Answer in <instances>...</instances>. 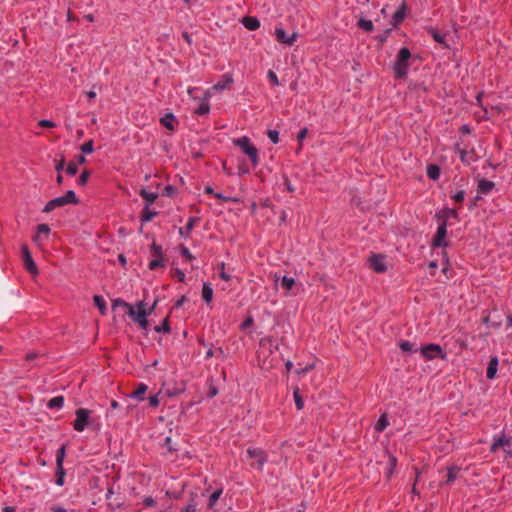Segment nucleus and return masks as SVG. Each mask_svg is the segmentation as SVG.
<instances>
[{
	"instance_id": "f8f14e48",
	"label": "nucleus",
	"mask_w": 512,
	"mask_h": 512,
	"mask_svg": "<svg viewBox=\"0 0 512 512\" xmlns=\"http://www.w3.org/2000/svg\"><path fill=\"white\" fill-rule=\"evenodd\" d=\"M460 468L457 466H451L447 469L446 478L441 482V485H450L458 478Z\"/></svg>"
},
{
	"instance_id": "864d4df0",
	"label": "nucleus",
	"mask_w": 512,
	"mask_h": 512,
	"mask_svg": "<svg viewBox=\"0 0 512 512\" xmlns=\"http://www.w3.org/2000/svg\"><path fill=\"white\" fill-rule=\"evenodd\" d=\"M464 197H465V192L463 190L457 192L456 194H454L452 196L453 200L457 203H461L463 202L464 200Z\"/></svg>"
},
{
	"instance_id": "3c124183",
	"label": "nucleus",
	"mask_w": 512,
	"mask_h": 512,
	"mask_svg": "<svg viewBox=\"0 0 512 512\" xmlns=\"http://www.w3.org/2000/svg\"><path fill=\"white\" fill-rule=\"evenodd\" d=\"M148 400H149V406L152 408H156L160 403L158 395H152L148 398Z\"/></svg>"
},
{
	"instance_id": "6e6552de",
	"label": "nucleus",
	"mask_w": 512,
	"mask_h": 512,
	"mask_svg": "<svg viewBox=\"0 0 512 512\" xmlns=\"http://www.w3.org/2000/svg\"><path fill=\"white\" fill-rule=\"evenodd\" d=\"M447 234V226L445 221H439L436 235L433 239L432 245L434 247H445L447 241L445 240Z\"/></svg>"
},
{
	"instance_id": "774afa93",
	"label": "nucleus",
	"mask_w": 512,
	"mask_h": 512,
	"mask_svg": "<svg viewBox=\"0 0 512 512\" xmlns=\"http://www.w3.org/2000/svg\"><path fill=\"white\" fill-rule=\"evenodd\" d=\"M13 511H14V508L11 506H5L3 508V512H13Z\"/></svg>"
},
{
	"instance_id": "69168bd1",
	"label": "nucleus",
	"mask_w": 512,
	"mask_h": 512,
	"mask_svg": "<svg viewBox=\"0 0 512 512\" xmlns=\"http://www.w3.org/2000/svg\"><path fill=\"white\" fill-rule=\"evenodd\" d=\"M253 320L252 318H248L247 320H245L242 324L243 328H247L248 326H250L252 324Z\"/></svg>"
},
{
	"instance_id": "ddd939ff",
	"label": "nucleus",
	"mask_w": 512,
	"mask_h": 512,
	"mask_svg": "<svg viewBox=\"0 0 512 512\" xmlns=\"http://www.w3.org/2000/svg\"><path fill=\"white\" fill-rule=\"evenodd\" d=\"M66 200L65 198H63L62 196L61 197H57V198H54L52 200H50L44 207L43 209V212L45 213H50L51 211H53L55 208L57 207H62L64 205H66Z\"/></svg>"
},
{
	"instance_id": "bf43d9fd",
	"label": "nucleus",
	"mask_w": 512,
	"mask_h": 512,
	"mask_svg": "<svg viewBox=\"0 0 512 512\" xmlns=\"http://www.w3.org/2000/svg\"><path fill=\"white\" fill-rule=\"evenodd\" d=\"M39 125L45 128H52L55 126V124L49 120H40Z\"/></svg>"
},
{
	"instance_id": "680f3d73",
	"label": "nucleus",
	"mask_w": 512,
	"mask_h": 512,
	"mask_svg": "<svg viewBox=\"0 0 512 512\" xmlns=\"http://www.w3.org/2000/svg\"><path fill=\"white\" fill-rule=\"evenodd\" d=\"M175 276L178 278V280H179L180 282H184V280H185V274H184V272H183L182 270H180V269H176V271H175Z\"/></svg>"
},
{
	"instance_id": "4d7b16f0",
	"label": "nucleus",
	"mask_w": 512,
	"mask_h": 512,
	"mask_svg": "<svg viewBox=\"0 0 512 512\" xmlns=\"http://www.w3.org/2000/svg\"><path fill=\"white\" fill-rule=\"evenodd\" d=\"M181 512H196V504L191 501Z\"/></svg>"
},
{
	"instance_id": "f3484780",
	"label": "nucleus",
	"mask_w": 512,
	"mask_h": 512,
	"mask_svg": "<svg viewBox=\"0 0 512 512\" xmlns=\"http://www.w3.org/2000/svg\"><path fill=\"white\" fill-rule=\"evenodd\" d=\"M242 23L245 26V28L251 31L257 30L260 27V22L255 17H245L242 20Z\"/></svg>"
},
{
	"instance_id": "13d9d810",
	"label": "nucleus",
	"mask_w": 512,
	"mask_h": 512,
	"mask_svg": "<svg viewBox=\"0 0 512 512\" xmlns=\"http://www.w3.org/2000/svg\"><path fill=\"white\" fill-rule=\"evenodd\" d=\"M181 253H182V255H183L187 260H189V261H190V260H192V259L194 258V257H193V255H192V254L190 253V251L188 250V248H186V247H184V246L181 248Z\"/></svg>"
},
{
	"instance_id": "49530a36",
	"label": "nucleus",
	"mask_w": 512,
	"mask_h": 512,
	"mask_svg": "<svg viewBox=\"0 0 512 512\" xmlns=\"http://www.w3.org/2000/svg\"><path fill=\"white\" fill-rule=\"evenodd\" d=\"M155 331L158 332V333H161V332L168 333L170 331V328H169V325H168V320L165 319L162 325L156 326L155 327Z\"/></svg>"
},
{
	"instance_id": "de8ad7c7",
	"label": "nucleus",
	"mask_w": 512,
	"mask_h": 512,
	"mask_svg": "<svg viewBox=\"0 0 512 512\" xmlns=\"http://www.w3.org/2000/svg\"><path fill=\"white\" fill-rule=\"evenodd\" d=\"M219 277L224 281H229L231 276L225 272V264L221 263Z\"/></svg>"
},
{
	"instance_id": "2f4dec72",
	"label": "nucleus",
	"mask_w": 512,
	"mask_h": 512,
	"mask_svg": "<svg viewBox=\"0 0 512 512\" xmlns=\"http://www.w3.org/2000/svg\"><path fill=\"white\" fill-rule=\"evenodd\" d=\"M94 303L100 310V313L104 315L106 313V302L101 296H94Z\"/></svg>"
},
{
	"instance_id": "c03bdc74",
	"label": "nucleus",
	"mask_w": 512,
	"mask_h": 512,
	"mask_svg": "<svg viewBox=\"0 0 512 512\" xmlns=\"http://www.w3.org/2000/svg\"><path fill=\"white\" fill-rule=\"evenodd\" d=\"M268 138L274 143L277 144L279 142V133L276 130H268L267 132Z\"/></svg>"
},
{
	"instance_id": "2eb2a0df",
	"label": "nucleus",
	"mask_w": 512,
	"mask_h": 512,
	"mask_svg": "<svg viewBox=\"0 0 512 512\" xmlns=\"http://www.w3.org/2000/svg\"><path fill=\"white\" fill-rule=\"evenodd\" d=\"M49 233H50V228L47 224H39L37 226V234L34 237V241L36 243H41L42 237L44 236L47 238Z\"/></svg>"
},
{
	"instance_id": "20e7f679",
	"label": "nucleus",
	"mask_w": 512,
	"mask_h": 512,
	"mask_svg": "<svg viewBox=\"0 0 512 512\" xmlns=\"http://www.w3.org/2000/svg\"><path fill=\"white\" fill-rule=\"evenodd\" d=\"M247 458L251 467L262 470L264 464L267 462L266 453L260 448H248Z\"/></svg>"
},
{
	"instance_id": "bb28decb",
	"label": "nucleus",
	"mask_w": 512,
	"mask_h": 512,
	"mask_svg": "<svg viewBox=\"0 0 512 512\" xmlns=\"http://www.w3.org/2000/svg\"><path fill=\"white\" fill-rule=\"evenodd\" d=\"M427 175L432 180H437L440 176V168L437 165H429L427 167Z\"/></svg>"
},
{
	"instance_id": "cd10ccee",
	"label": "nucleus",
	"mask_w": 512,
	"mask_h": 512,
	"mask_svg": "<svg viewBox=\"0 0 512 512\" xmlns=\"http://www.w3.org/2000/svg\"><path fill=\"white\" fill-rule=\"evenodd\" d=\"M232 82V78L229 75H224V79L219 81L213 86L214 90H223Z\"/></svg>"
},
{
	"instance_id": "4c0bfd02",
	"label": "nucleus",
	"mask_w": 512,
	"mask_h": 512,
	"mask_svg": "<svg viewBox=\"0 0 512 512\" xmlns=\"http://www.w3.org/2000/svg\"><path fill=\"white\" fill-rule=\"evenodd\" d=\"M64 458H65V447L62 446L60 449H58V451L56 453L57 467L63 466Z\"/></svg>"
},
{
	"instance_id": "f03ea898",
	"label": "nucleus",
	"mask_w": 512,
	"mask_h": 512,
	"mask_svg": "<svg viewBox=\"0 0 512 512\" xmlns=\"http://www.w3.org/2000/svg\"><path fill=\"white\" fill-rule=\"evenodd\" d=\"M233 143L238 146L241 151L247 155L252 162L253 166H257L259 164V153L257 148L252 144L251 140L246 137H240L233 140Z\"/></svg>"
},
{
	"instance_id": "412c9836",
	"label": "nucleus",
	"mask_w": 512,
	"mask_h": 512,
	"mask_svg": "<svg viewBox=\"0 0 512 512\" xmlns=\"http://www.w3.org/2000/svg\"><path fill=\"white\" fill-rule=\"evenodd\" d=\"M64 404V397L63 396H56L49 400L47 406L50 409H60L63 407Z\"/></svg>"
},
{
	"instance_id": "0e129e2a",
	"label": "nucleus",
	"mask_w": 512,
	"mask_h": 512,
	"mask_svg": "<svg viewBox=\"0 0 512 512\" xmlns=\"http://www.w3.org/2000/svg\"><path fill=\"white\" fill-rule=\"evenodd\" d=\"M52 512H68L65 508L60 506H53L51 507Z\"/></svg>"
},
{
	"instance_id": "4be33fe9",
	"label": "nucleus",
	"mask_w": 512,
	"mask_h": 512,
	"mask_svg": "<svg viewBox=\"0 0 512 512\" xmlns=\"http://www.w3.org/2000/svg\"><path fill=\"white\" fill-rule=\"evenodd\" d=\"M174 121H175V117L171 113L166 114L160 120L161 124L169 130L174 129V125H173Z\"/></svg>"
},
{
	"instance_id": "4468645a",
	"label": "nucleus",
	"mask_w": 512,
	"mask_h": 512,
	"mask_svg": "<svg viewBox=\"0 0 512 512\" xmlns=\"http://www.w3.org/2000/svg\"><path fill=\"white\" fill-rule=\"evenodd\" d=\"M498 358L496 356L492 357L489 361V364H488V367H487V372H486V376L488 379H494L495 376H496V373H497V369H498Z\"/></svg>"
},
{
	"instance_id": "e433bc0d",
	"label": "nucleus",
	"mask_w": 512,
	"mask_h": 512,
	"mask_svg": "<svg viewBox=\"0 0 512 512\" xmlns=\"http://www.w3.org/2000/svg\"><path fill=\"white\" fill-rule=\"evenodd\" d=\"M210 111V106H209V103L204 101L202 102L199 107L196 109V113L198 115H207Z\"/></svg>"
},
{
	"instance_id": "dca6fc26",
	"label": "nucleus",
	"mask_w": 512,
	"mask_h": 512,
	"mask_svg": "<svg viewBox=\"0 0 512 512\" xmlns=\"http://www.w3.org/2000/svg\"><path fill=\"white\" fill-rule=\"evenodd\" d=\"M437 217H438L439 221H445V223L447 224V220L449 218H454V219L458 218V212L456 209L446 208L441 213H439L437 215Z\"/></svg>"
},
{
	"instance_id": "603ef678",
	"label": "nucleus",
	"mask_w": 512,
	"mask_h": 512,
	"mask_svg": "<svg viewBox=\"0 0 512 512\" xmlns=\"http://www.w3.org/2000/svg\"><path fill=\"white\" fill-rule=\"evenodd\" d=\"M66 171L69 175H75L77 173V165L73 162H70L67 165Z\"/></svg>"
},
{
	"instance_id": "6ab92c4d",
	"label": "nucleus",
	"mask_w": 512,
	"mask_h": 512,
	"mask_svg": "<svg viewBox=\"0 0 512 512\" xmlns=\"http://www.w3.org/2000/svg\"><path fill=\"white\" fill-rule=\"evenodd\" d=\"M148 386L144 383H139L136 389L132 392L131 397L138 400H144V394L147 392Z\"/></svg>"
},
{
	"instance_id": "72a5a7b5",
	"label": "nucleus",
	"mask_w": 512,
	"mask_h": 512,
	"mask_svg": "<svg viewBox=\"0 0 512 512\" xmlns=\"http://www.w3.org/2000/svg\"><path fill=\"white\" fill-rule=\"evenodd\" d=\"M293 397H294V401H295V405H296L297 409L301 410L304 407V402H303V399L300 395V391L298 388L294 389Z\"/></svg>"
},
{
	"instance_id": "c756f323",
	"label": "nucleus",
	"mask_w": 512,
	"mask_h": 512,
	"mask_svg": "<svg viewBox=\"0 0 512 512\" xmlns=\"http://www.w3.org/2000/svg\"><path fill=\"white\" fill-rule=\"evenodd\" d=\"M389 425L388 419L385 414L381 415L379 420L377 421L375 425V429L378 432L383 431L387 426Z\"/></svg>"
},
{
	"instance_id": "393cba45",
	"label": "nucleus",
	"mask_w": 512,
	"mask_h": 512,
	"mask_svg": "<svg viewBox=\"0 0 512 512\" xmlns=\"http://www.w3.org/2000/svg\"><path fill=\"white\" fill-rule=\"evenodd\" d=\"M157 215L156 211L150 210L149 205H146L142 211L141 220L143 222H149Z\"/></svg>"
},
{
	"instance_id": "9b49d317",
	"label": "nucleus",
	"mask_w": 512,
	"mask_h": 512,
	"mask_svg": "<svg viewBox=\"0 0 512 512\" xmlns=\"http://www.w3.org/2000/svg\"><path fill=\"white\" fill-rule=\"evenodd\" d=\"M494 187H495L494 182L487 180V179H480L478 181L477 192H478V194L487 195L494 189Z\"/></svg>"
},
{
	"instance_id": "9d476101",
	"label": "nucleus",
	"mask_w": 512,
	"mask_h": 512,
	"mask_svg": "<svg viewBox=\"0 0 512 512\" xmlns=\"http://www.w3.org/2000/svg\"><path fill=\"white\" fill-rule=\"evenodd\" d=\"M369 264L370 268L377 273H383L387 269L385 264V256L383 255H372L369 258Z\"/></svg>"
},
{
	"instance_id": "ea45409f",
	"label": "nucleus",
	"mask_w": 512,
	"mask_h": 512,
	"mask_svg": "<svg viewBox=\"0 0 512 512\" xmlns=\"http://www.w3.org/2000/svg\"><path fill=\"white\" fill-rule=\"evenodd\" d=\"M399 347L402 351L404 352H412V351H415L413 349L414 345L409 342V341H406V340H403V341H400L399 343Z\"/></svg>"
},
{
	"instance_id": "58836bf2",
	"label": "nucleus",
	"mask_w": 512,
	"mask_h": 512,
	"mask_svg": "<svg viewBox=\"0 0 512 512\" xmlns=\"http://www.w3.org/2000/svg\"><path fill=\"white\" fill-rule=\"evenodd\" d=\"M62 197L65 198L67 204H69V203L77 204L78 203V199H77L74 191H72V190L67 191L66 194Z\"/></svg>"
},
{
	"instance_id": "c85d7f7f",
	"label": "nucleus",
	"mask_w": 512,
	"mask_h": 512,
	"mask_svg": "<svg viewBox=\"0 0 512 512\" xmlns=\"http://www.w3.org/2000/svg\"><path fill=\"white\" fill-rule=\"evenodd\" d=\"M358 26L366 32H371L374 29L372 21L367 19H360L358 21Z\"/></svg>"
},
{
	"instance_id": "8fccbe9b",
	"label": "nucleus",
	"mask_w": 512,
	"mask_h": 512,
	"mask_svg": "<svg viewBox=\"0 0 512 512\" xmlns=\"http://www.w3.org/2000/svg\"><path fill=\"white\" fill-rule=\"evenodd\" d=\"M267 77L273 85H279L278 77L272 70L268 71Z\"/></svg>"
},
{
	"instance_id": "e2e57ef3",
	"label": "nucleus",
	"mask_w": 512,
	"mask_h": 512,
	"mask_svg": "<svg viewBox=\"0 0 512 512\" xmlns=\"http://www.w3.org/2000/svg\"><path fill=\"white\" fill-rule=\"evenodd\" d=\"M64 166H65V160L62 157V159L56 164L55 169L59 173L61 170H63Z\"/></svg>"
},
{
	"instance_id": "7ed1b4c3",
	"label": "nucleus",
	"mask_w": 512,
	"mask_h": 512,
	"mask_svg": "<svg viewBox=\"0 0 512 512\" xmlns=\"http://www.w3.org/2000/svg\"><path fill=\"white\" fill-rule=\"evenodd\" d=\"M410 57V50L407 47H402L394 63V72L397 78H403L406 76Z\"/></svg>"
},
{
	"instance_id": "423d86ee",
	"label": "nucleus",
	"mask_w": 512,
	"mask_h": 512,
	"mask_svg": "<svg viewBox=\"0 0 512 512\" xmlns=\"http://www.w3.org/2000/svg\"><path fill=\"white\" fill-rule=\"evenodd\" d=\"M75 414L76 419L73 423V428L78 432H82L88 425L90 411L85 408H79L76 410Z\"/></svg>"
},
{
	"instance_id": "0eeeda50",
	"label": "nucleus",
	"mask_w": 512,
	"mask_h": 512,
	"mask_svg": "<svg viewBox=\"0 0 512 512\" xmlns=\"http://www.w3.org/2000/svg\"><path fill=\"white\" fill-rule=\"evenodd\" d=\"M511 446H512V438L502 435L498 438H494V442L491 445V451L497 452L499 449H503V451L511 456Z\"/></svg>"
},
{
	"instance_id": "1a4fd4ad",
	"label": "nucleus",
	"mask_w": 512,
	"mask_h": 512,
	"mask_svg": "<svg viewBox=\"0 0 512 512\" xmlns=\"http://www.w3.org/2000/svg\"><path fill=\"white\" fill-rule=\"evenodd\" d=\"M22 258L26 270L31 274H37V266L33 261L31 253L26 245L22 246Z\"/></svg>"
},
{
	"instance_id": "37998d69",
	"label": "nucleus",
	"mask_w": 512,
	"mask_h": 512,
	"mask_svg": "<svg viewBox=\"0 0 512 512\" xmlns=\"http://www.w3.org/2000/svg\"><path fill=\"white\" fill-rule=\"evenodd\" d=\"M131 304L125 302L124 300L120 299V298H117L115 300H113L112 302V308L115 309L117 307H123L125 308L126 310L128 309V307H130Z\"/></svg>"
},
{
	"instance_id": "f257e3e1",
	"label": "nucleus",
	"mask_w": 512,
	"mask_h": 512,
	"mask_svg": "<svg viewBox=\"0 0 512 512\" xmlns=\"http://www.w3.org/2000/svg\"><path fill=\"white\" fill-rule=\"evenodd\" d=\"M156 305L157 301H154L153 305L147 310L145 308V303L143 301H140L137 303L136 309L132 305H130L126 312L129 315V317L140 326L141 329L146 330L148 327L147 316L152 313Z\"/></svg>"
},
{
	"instance_id": "5fc2aeb1",
	"label": "nucleus",
	"mask_w": 512,
	"mask_h": 512,
	"mask_svg": "<svg viewBox=\"0 0 512 512\" xmlns=\"http://www.w3.org/2000/svg\"><path fill=\"white\" fill-rule=\"evenodd\" d=\"M143 504L145 507L149 508V507H154L156 505V502L152 497L149 496V497H145L143 499Z\"/></svg>"
},
{
	"instance_id": "a878e982",
	"label": "nucleus",
	"mask_w": 512,
	"mask_h": 512,
	"mask_svg": "<svg viewBox=\"0 0 512 512\" xmlns=\"http://www.w3.org/2000/svg\"><path fill=\"white\" fill-rule=\"evenodd\" d=\"M295 285H296V282H295L294 278L287 277V276L282 277V279H281V286L286 291H291Z\"/></svg>"
},
{
	"instance_id": "6e6d98bb",
	"label": "nucleus",
	"mask_w": 512,
	"mask_h": 512,
	"mask_svg": "<svg viewBox=\"0 0 512 512\" xmlns=\"http://www.w3.org/2000/svg\"><path fill=\"white\" fill-rule=\"evenodd\" d=\"M307 134H308V129L307 128L301 129L299 131L298 135H297V140L299 142H302L306 138Z\"/></svg>"
},
{
	"instance_id": "a19ab883",
	"label": "nucleus",
	"mask_w": 512,
	"mask_h": 512,
	"mask_svg": "<svg viewBox=\"0 0 512 512\" xmlns=\"http://www.w3.org/2000/svg\"><path fill=\"white\" fill-rule=\"evenodd\" d=\"M405 13L403 9L397 10L393 15L394 25L402 22L404 20Z\"/></svg>"
},
{
	"instance_id": "aec40b11",
	"label": "nucleus",
	"mask_w": 512,
	"mask_h": 512,
	"mask_svg": "<svg viewBox=\"0 0 512 512\" xmlns=\"http://www.w3.org/2000/svg\"><path fill=\"white\" fill-rule=\"evenodd\" d=\"M139 194L147 202L146 205L152 204L158 197V194L154 192H149L145 189H141Z\"/></svg>"
},
{
	"instance_id": "7c9ffc66",
	"label": "nucleus",
	"mask_w": 512,
	"mask_h": 512,
	"mask_svg": "<svg viewBox=\"0 0 512 512\" xmlns=\"http://www.w3.org/2000/svg\"><path fill=\"white\" fill-rule=\"evenodd\" d=\"M164 266V257H154L150 262H149V269L150 270H156L157 268L159 267H163Z\"/></svg>"
},
{
	"instance_id": "a18cd8bd",
	"label": "nucleus",
	"mask_w": 512,
	"mask_h": 512,
	"mask_svg": "<svg viewBox=\"0 0 512 512\" xmlns=\"http://www.w3.org/2000/svg\"><path fill=\"white\" fill-rule=\"evenodd\" d=\"M81 150L82 152L84 153H92L93 152V141L92 140H89L87 142H85L82 146H81Z\"/></svg>"
},
{
	"instance_id": "052dcab7",
	"label": "nucleus",
	"mask_w": 512,
	"mask_h": 512,
	"mask_svg": "<svg viewBox=\"0 0 512 512\" xmlns=\"http://www.w3.org/2000/svg\"><path fill=\"white\" fill-rule=\"evenodd\" d=\"M297 37H298L297 33H293L291 36H288V38L286 40V44L289 46H292L294 44V42L296 41Z\"/></svg>"
},
{
	"instance_id": "b1692460",
	"label": "nucleus",
	"mask_w": 512,
	"mask_h": 512,
	"mask_svg": "<svg viewBox=\"0 0 512 512\" xmlns=\"http://www.w3.org/2000/svg\"><path fill=\"white\" fill-rule=\"evenodd\" d=\"M213 297V289L211 286L207 283H204L202 288V298L206 303L211 302Z\"/></svg>"
},
{
	"instance_id": "473e14b6",
	"label": "nucleus",
	"mask_w": 512,
	"mask_h": 512,
	"mask_svg": "<svg viewBox=\"0 0 512 512\" xmlns=\"http://www.w3.org/2000/svg\"><path fill=\"white\" fill-rule=\"evenodd\" d=\"M222 494V489H217L216 491H214L210 497H209V503H208V507L211 509L214 507V505L216 504V502L218 501V499L220 498Z\"/></svg>"
},
{
	"instance_id": "a211bd4d",
	"label": "nucleus",
	"mask_w": 512,
	"mask_h": 512,
	"mask_svg": "<svg viewBox=\"0 0 512 512\" xmlns=\"http://www.w3.org/2000/svg\"><path fill=\"white\" fill-rule=\"evenodd\" d=\"M198 218L196 217H191L188 219L185 227H181L179 229V234L182 235V236H187L194 228V225L196 222H198Z\"/></svg>"
},
{
	"instance_id": "5701e85b",
	"label": "nucleus",
	"mask_w": 512,
	"mask_h": 512,
	"mask_svg": "<svg viewBox=\"0 0 512 512\" xmlns=\"http://www.w3.org/2000/svg\"><path fill=\"white\" fill-rule=\"evenodd\" d=\"M428 33L431 35V37L439 44L444 45L445 47H448V45L445 42V34L440 33L439 31L435 29H430Z\"/></svg>"
},
{
	"instance_id": "f704fd0d",
	"label": "nucleus",
	"mask_w": 512,
	"mask_h": 512,
	"mask_svg": "<svg viewBox=\"0 0 512 512\" xmlns=\"http://www.w3.org/2000/svg\"><path fill=\"white\" fill-rule=\"evenodd\" d=\"M65 470L63 466L57 467L56 470V484L62 486L64 484Z\"/></svg>"
},
{
	"instance_id": "39448f33",
	"label": "nucleus",
	"mask_w": 512,
	"mask_h": 512,
	"mask_svg": "<svg viewBox=\"0 0 512 512\" xmlns=\"http://www.w3.org/2000/svg\"><path fill=\"white\" fill-rule=\"evenodd\" d=\"M421 355L426 360H433L435 358H445V354L440 345L438 344H428L420 349Z\"/></svg>"
},
{
	"instance_id": "c9c22d12",
	"label": "nucleus",
	"mask_w": 512,
	"mask_h": 512,
	"mask_svg": "<svg viewBox=\"0 0 512 512\" xmlns=\"http://www.w3.org/2000/svg\"><path fill=\"white\" fill-rule=\"evenodd\" d=\"M275 36L278 42L286 44L288 36L282 28H277L275 30Z\"/></svg>"
},
{
	"instance_id": "338daca9",
	"label": "nucleus",
	"mask_w": 512,
	"mask_h": 512,
	"mask_svg": "<svg viewBox=\"0 0 512 512\" xmlns=\"http://www.w3.org/2000/svg\"><path fill=\"white\" fill-rule=\"evenodd\" d=\"M86 95H87V97H88L90 100H92V99H94V98L96 97V92H94V91H88V92H86Z\"/></svg>"
},
{
	"instance_id": "79ce46f5",
	"label": "nucleus",
	"mask_w": 512,
	"mask_h": 512,
	"mask_svg": "<svg viewBox=\"0 0 512 512\" xmlns=\"http://www.w3.org/2000/svg\"><path fill=\"white\" fill-rule=\"evenodd\" d=\"M153 257H163L162 247L155 242L151 245Z\"/></svg>"
},
{
	"instance_id": "09e8293b",
	"label": "nucleus",
	"mask_w": 512,
	"mask_h": 512,
	"mask_svg": "<svg viewBox=\"0 0 512 512\" xmlns=\"http://www.w3.org/2000/svg\"><path fill=\"white\" fill-rule=\"evenodd\" d=\"M89 171L85 170L78 178V184L79 185H85L88 181V178H89Z\"/></svg>"
}]
</instances>
